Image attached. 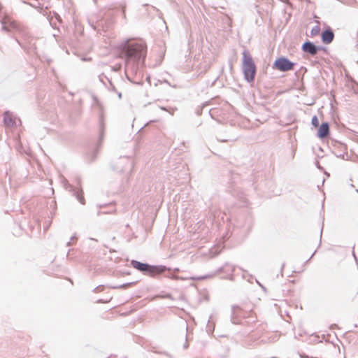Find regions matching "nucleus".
<instances>
[{
    "instance_id": "1",
    "label": "nucleus",
    "mask_w": 358,
    "mask_h": 358,
    "mask_svg": "<svg viewBox=\"0 0 358 358\" xmlns=\"http://www.w3.org/2000/svg\"><path fill=\"white\" fill-rule=\"evenodd\" d=\"M242 69L245 79L249 83L253 82L256 74V66L251 55L247 52H243Z\"/></svg>"
},
{
    "instance_id": "2",
    "label": "nucleus",
    "mask_w": 358,
    "mask_h": 358,
    "mask_svg": "<svg viewBox=\"0 0 358 358\" xmlns=\"http://www.w3.org/2000/svg\"><path fill=\"white\" fill-rule=\"evenodd\" d=\"M131 264L134 268L152 277L159 275L166 271V267L164 266H151L136 260H132Z\"/></svg>"
},
{
    "instance_id": "3",
    "label": "nucleus",
    "mask_w": 358,
    "mask_h": 358,
    "mask_svg": "<svg viewBox=\"0 0 358 358\" xmlns=\"http://www.w3.org/2000/svg\"><path fill=\"white\" fill-rule=\"evenodd\" d=\"M145 46L141 43H129L124 49L125 55L128 58H138L142 55Z\"/></svg>"
},
{
    "instance_id": "4",
    "label": "nucleus",
    "mask_w": 358,
    "mask_h": 358,
    "mask_svg": "<svg viewBox=\"0 0 358 358\" xmlns=\"http://www.w3.org/2000/svg\"><path fill=\"white\" fill-rule=\"evenodd\" d=\"M1 22L3 28L7 31L20 30L22 28L21 24L13 16L8 14L3 15Z\"/></svg>"
},
{
    "instance_id": "5",
    "label": "nucleus",
    "mask_w": 358,
    "mask_h": 358,
    "mask_svg": "<svg viewBox=\"0 0 358 358\" xmlns=\"http://www.w3.org/2000/svg\"><path fill=\"white\" fill-rule=\"evenodd\" d=\"M294 66V64L285 57L277 59L273 64V67L280 71H288L292 70Z\"/></svg>"
},
{
    "instance_id": "6",
    "label": "nucleus",
    "mask_w": 358,
    "mask_h": 358,
    "mask_svg": "<svg viewBox=\"0 0 358 358\" xmlns=\"http://www.w3.org/2000/svg\"><path fill=\"white\" fill-rule=\"evenodd\" d=\"M329 134V124L327 122L322 123L317 131V136L320 138L327 137Z\"/></svg>"
},
{
    "instance_id": "7",
    "label": "nucleus",
    "mask_w": 358,
    "mask_h": 358,
    "mask_svg": "<svg viewBox=\"0 0 358 358\" xmlns=\"http://www.w3.org/2000/svg\"><path fill=\"white\" fill-rule=\"evenodd\" d=\"M303 51L310 53L311 55H315L317 52V48L311 42H306L302 45Z\"/></svg>"
},
{
    "instance_id": "8",
    "label": "nucleus",
    "mask_w": 358,
    "mask_h": 358,
    "mask_svg": "<svg viewBox=\"0 0 358 358\" xmlns=\"http://www.w3.org/2000/svg\"><path fill=\"white\" fill-rule=\"evenodd\" d=\"M334 38L333 31L330 29L325 30L322 34V41L325 44L330 43Z\"/></svg>"
},
{
    "instance_id": "9",
    "label": "nucleus",
    "mask_w": 358,
    "mask_h": 358,
    "mask_svg": "<svg viewBox=\"0 0 358 358\" xmlns=\"http://www.w3.org/2000/svg\"><path fill=\"white\" fill-rule=\"evenodd\" d=\"M3 122L7 127H13L15 123L12 115L8 112L4 113Z\"/></svg>"
},
{
    "instance_id": "10",
    "label": "nucleus",
    "mask_w": 358,
    "mask_h": 358,
    "mask_svg": "<svg viewBox=\"0 0 358 358\" xmlns=\"http://www.w3.org/2000/svg\"><path fill=\"white\" fill-rule=\"evenodd\" d=\"M320 32V27L319 25H316L315 27H313V29L310 31V35L311 36H317Z\"/></svg>"
},
{
    "instance_id": "11",
    "label": "nucleus",
    "mask_w": 358,
    "mask_h": 358,
    "mask_svg": "<svg viewBox=\"0 0 358 358\" xmlns=\"http://www.w3.org/2000/svg\"><path fill=\"white\" fill-rule=\"evenodd\" d=\"M311 123L313 126L315 128L318 127L319 126V120L317 116H313L311 120Z\"/></svg>"
},
{
    "instance_id": "12",
    "label": "nucleus",
    "mask_w": 358,
    "mask_h": 358,
    "mask_svg": "<svg viewBox=\"0 0 358 358\" xmlns=\"http://www.w3.org/2000/svg\"><path fill=\"white\" fill-rule=\"evenodd\" d=\"M77 197L82 204H85V199L82 193H78Z\"/></svg>"
},
{
    "instance_id": "13",
    "label": "nucleus",
    "mask_w": 358,
    "mask_h": 358,
    "mask_svg": "<svg viewBox=\"0 0 358 358\" xmlns=\"http://www.w3.org/2000/svg\"><path fill=\"white\" fill-rule=\"evenodd\" d=\"M1 8V5L0 4V8Z\"/></svg>"
}]
</instances>
